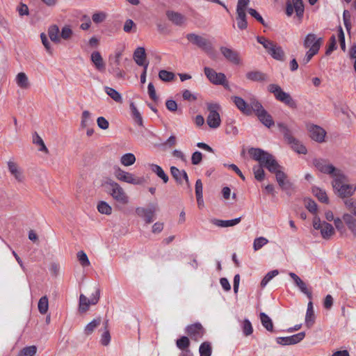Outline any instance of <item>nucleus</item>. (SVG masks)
I'll list each match as a JSON object with an SVG mask.
<instances>
[{
	"mask_svg": "<svg viewBox=\"0 0 356 356\" xmlns=\"http://www.w3.org/2000/svg\"><path fill=\"white\" fill-rule=\"evenodd\" d=\"M231 99L243 115L250 116L254 113L259 120L266 127L270 128L274 125L272 116L255 97H250L248 102L238 96H232Z\"/></svg>",
	"mask_w": 356,
	"mask_h": 356,
	"instance_id": "f257e3e1",
	"label": "nucleus"
},
{
	"mask_svg": "<svg viewBox=\"0 0 356 356\" xmlns=\"http://www.w3.org/2000/svg\"><path fill=\"white\" fill-rule=\"evenodd\" d=\"M249 154L263 168H266L270 172H275L277 168H280L274 156L260 148H250Z\"/></svg>",
	"mask_w": 356,
	"mask_h": 356,
	"instance_id": "f03ea898",
	"label": "nucleus"
},
{
	"mask_svg": "<svg viewBox=\"0 0 356 356\" xmlns=\"http://www.w3.org/2000/svg\"><path fill=\"white\" fill-rule=\"evenodd\" d=\"M337 173L332 183V186L337 191L339 197L344 200L347 199L354 194L356 191V186L346 184L347 178L342 172H337Z\"/></svg>",
	"mask_w": 356,
	"mask_h": 356,
	"instance_id": "7ed1b4c3",
	"label": "nucleus"
},
{
	"mask_svg": "<svg viewBox=\"0 0 356 356\" xmlns=\"http://www.w3.org/2000/svg\"><path fill=\"white\" fill-rule=\"evenodd\" d=\"M277 127L283 134L284 140L291 146V148L298 154H307V148L301 143L294 138L291 131L284 123H278Z\"/></svg>",
	"mask_w": 356,
	"mask_h": 356,
	"instance_id": "20e7f679",
	"label": "nucleus"
},
{
	"mask_svg": "<svg viewBox=\"0 0 356 356\" xmlns=\"http://www.w3.org/2000/svg\"><path fill=\"white\" fill-rule=\"evenodd\" d=\"M106 192L118 202L122 204H127L129 202V197L124 189L117 182L109 179L104 184Z\"/></svg>",
	"mask_w": 356,
	"mask_h": 356,
	"instance_id": "39448f33",
	"label": "nucleus"
},
{
	"mask_svg": "<svg viewBox=\"0 0 356 356\" xmlns=\"http://www.w3.org/2000/svg\"><path fill=\"white\" fill-rule=\"evenodd\" d=\"M268 90L274 95L277 101L284 103L292 108L297 107L296 101L291 97L290 94L284 92L277 84L272 83L268 85Z\"/></svg>",
	"mask_w": 356,
	"mask_h": 356,
	"instance_id": "423d86ee",
	"label": "nucleus"
},
{
	"mask_svg": "<svg viewBox=\"0 0 356 356\" xmlns=\"http://www.w3.org/2000/svg\"><path fill=\"white\" fill-rule=\"evenodd\" d=\"M186 38L193 44L203 50L207 54H211L213 51V48L211 42L207 38L195 34L189 33L186 35Z\"/></svg>",
	"mask_w": 356,
	"mask_h": 356,
	"instance_id": "0eeeda50",
	"label": "nucleus"
},
{
	"mask_svg": "<svg viewBox=\"0 0 356 356\" xmlns=\"http://www.w3.org/2000/svg\"><path fill=\"white\" fill-rule=\"evenodd\" d=\"M220 106L218 104H207V110L209 113L207 118V123L211 129H217L221 124V119L218 110Z\"/></svg>",
	"mask_w": 356,
	"mask_h": 356,
	"instance_id": "6e6552de",
	"label": "nucleus"
},
{
	"mask_svg": "<svg viewBox=\"0 0 356 356\" xmlns=\"http://www.w3.org/2000/svg\"><path fill=\"white\" fill-rule=\"evenodd\" d=\"M313 164L321 172L330 175L333 178H335L337 172H341L323 159H314L313 160Z\"/></svg>",
	"mask_w": 356,
	"mask_h": 356,
	"instance_id": "1a4fd4ad",
	"label": "nucleus"
},
{
	"mask_svg": "<svg viewBox=\"0 0 356 356\" xmlns=\"http://www.w3.org/2000/svg\"><path fill=\"white\" fill-rule=\"evenodd\" d=\"M114 175L118 180L128 184L138 185L143 182L142 179L135 177L134 175L125 172L120 168H115Z\"/></svg>",
	"mask_w": 356,
	"mask_h": 356,
	"instance_id": "9d476101",
	"label": "nucleus"
},
{
	"mask_svg": "<svg viewBox=\"0 0 356 356\" xmlns=\"http://www.w3.org/2000/svg\"><path fill=\"white\" fill-rule=\"evenodd\" d=\"M296 11V15L300 19L303 17L304 5L302 0L287 1L286 7V14L291 16L293 11Z\"/></svg>",
	"mask_w": 356,
	"mask_h": 356,
	"instance_id": "9b49d317",
	"label": "nucleus"
},
{
	"mask_svg": "<svg viewBox=\"0 0 356 356\" xmlns=\"http://www.w3.org/2000/svg\"><path fill=\"white\" fill-rule=\"evenodd\" d=\"M204 71L206 76L212 83L215 85H224L226 82L225 74L221 72L218 73L209 67H205Z\"/></svg>",
	"mask_w": 356,
	"mask_h": 356,
	"instance_id": "f8f14e48",
	"label": "nucleus"
},
{
	"mask_svg": "<svg viewBox=\"0 0 356 356\" xmlns=\"http://www.w3.org/2000/svg\"><path fill=\"white\" fill-rule=\"evenodd\" d=\"M156 211V205L154 204H150L147 209L138 207L136 209L137 215L143 218L147 224L153 222Z\"/></svg>",
	"mask_w": 356,
	"mask_h": 356,
	"instance_id": "ddd939ff",
	"label": "nucleus"
},
{
	"mask_svg": "<svg viewBox=\"0 0 356 356\" xmlns=\"http://www.w3.org/2000/svg\"><path fill=\"white\" fill-rule=\"evenodd\" d=\"M100 291L97 289L95 294L92 295L90 300L83 294L80 295L79 297V309L80 312H86L88 311L90 305H95L97 303L99 299Z\"/></svg>",
	"mask_w": 356,
	"mask_h": 356,
	"instance_id": "4468645a",
	"label": "nucleus"
},
{
	"mask_svg": "<svg viewBox=\"0 0 356 356\" xmlns=\"http://www.w3.org/2000/svg\"><path fill=\"white\" fill-rule=\"evenodd\" d=\"M307 127L312 140L318 143L324 142L326 131L322 127L315 124H308Z\"/></svg>",
	"mask_w": 356,
	"mask_h": 356,
	"instance_id": "2eb2a0df",
	"label": "nucleus"
},
{
	"mask_svg": "<svg viewBox=\"0 0 356 356\" xmlns=\"http://www.w3.org/2000/svg\"><path fill=\"white\" fill-rule=\"evenodd\" d=\"M220 53L226 58V60L234 65H238L241 63L239 54L231 49L226 47H221L220 48Z\"/></svg>",
	"mask_w": 356,
	"mask_h": 356,
	"instance_id": "dca6fc26",
	"label": "nucleus"
},
{
	"mask_svg": "<svg viewBox=\"0 0 356 356\" xmlns=\"http://www.w3.org/2000/svg\"><path fill=\"white\" fill-rule=\"evenodd\" d=\"M186 333L192 339L197 341L203 336L204 330L200 323H196L187 326Z\"/></svg>",
	"mask_w": 356,
	"mask_h": 356,
	"instance_id": "f3484780",
	"label": "nucleus"
},
{
	"mask_svg": "<svg viewBox=\"0 0 356 356\" xmlns=\"http://www.w3.org/2000/svg\"><path fill=\"white\" fill-rule=\"evenodd\" d=\"M8 168L10 173L15 177L17 181L21 183L24 181L25 177L23 170L17 163L9 161L8 162Z\"/></svg>",
	"mask_w": 356,
	"mask_h": 356,
	"instance_id": "a211bd4d",
	"label": "nucleus"
},
{
	"mask_svg": "<svg viewBox=\"0 0 356 356\" xmlns=\"http://www.w3.org/2000/svg\"><path fill=\"white\" fill-rule=\"evenodd\" d=\"M272 173L275 175L277 184L282 189L286 190L291 187V183L287 179V176L282 170V167L281 165L280 168H277V169H276L275 172H273Z\"/></svg>",
	"mask_w": 356,
	"mask_h": 356,
	"instance_id": "6ab92c4d",
	"label": "nucleus"
},
{
	"mask_svg": "<svg viewBox=\"0 0 356 356\" xmlns=\"http://www.w3.org/2000/svg\"><path fill=\"white\" fill-rule=\"evenodd\" d=\"M245 76L248 80L260 83H264L269 81L268 76L260 71L248 72L245 74Z\"/></svg>",
	"mask_w": 356,
	"mask_h": 356,
	"instance_id": "aec40b11",
	"label": "nucleus"
},
{
	"mask_svg": "<svg viewBox=\"0 0 356 356\" xmlns=\"http://www.w3.org/2000/svg\"><path fill=\"white\" fill-rule=\"evenodd\" d=\"M134 59L139 66L148 65V63L146 62V53L144 47H139L136 48L134 53Z\"/></svg>",
	"mask_w": 356,
	"mask_h": 356,
	"instance_id": "412c9836",
	"label": "nucleus"
},
{
	"mask_svg": "<svg viewBox=\"0 0 356 356\" xmlns=\"http://www.w3.org/2000/svg\"><path fill=\"white\" fill-rule=\"evenodd\" d=\"M246 9L236 8V22L238 28L244 30L248 27Z\"/></svg>",
	"mask_w": 356,
	"mask_h": 356,
	"instance_id": "4be33fe9",
	"label": "nucleus"
},
{
	"mask_svg": "<svg viewBox=\"0 0 356 356\" xmlns=\"http://www.w3.org/2000/svg\"><path fill=\"white\" fill-rule=\"evenodd\" d=\"M343 220L352 235L356 238V218L350 214H343Z\"/></svg>",
	"mask_w": 356,
	"mask_h": 356,
	"instance_id": "5701e85b",
	"label": "nucleus"
},
{
	"mask_svg": "<svg viewBox=\"0 0 356 356\" xmlns=\"http://www.w3.org/2000/svg\"><path fill=\"white\" fill-rule=\"evenodd\" d=\"M323 238L329 240L335 234V231L332 225L325 221L323 222L322 227L318 229Z\"/></svg>",
	"mask_w": 356,
	"mask_h": 356,
	"instance_id": "b1692460",
	"label": "nucleus"
},
{
	"mask_svg": "<svg viewBox=\"0 0 356 356\" xmlns=\"http://www.w3.org/2000/svg\"><path fill=\"white\" fill-rule=\"evenodd\" d=\"M323 42L322 38H316V36L314 33H309L305 37L304 42H303V46L305 48H311L312 47H314L316 43L319 44V48L321 46Z\"/></svg>",
	"mask_w": 356,
	"mask_h": 356,
	"instance_id": "393cba45",
	"label": "nucleus"
},
{
	"mask_svg": "<svg viewBox=\"0 0 356 356\" xmlns=\"http://www.w3.org/2000/svg\"><path fill=\"white\" fill-rule=\"evenodd\" d=\"M241 220V218H236L232 220H218V219H213L212 220V223L218 227H232L237 224H238Z\"/></svg>",
	"mask_w": 356,
	"mask_h": 356,
	"instance_id": "a878e982",
	"label": "nucleus"
},
{
	"mask_svg": "<svg viewBox=\"0 0 356 356\" xmlns=\"http://www.w3.org/2000/svg\"><path fill=\"white\" fill-rule=\"evenodd\" d=\"M315 321V315L312 301H309L307 305V313L305 316V325L307 327H311Z\"/></svg>",
	"mask_w": 356,
	"mask_h": 356,
	"instance_id": "bb28decb",
	"label": "nucleus"
},
{
	"mask_svg": "<svg viewBox=\"0 0 356 356\" xmlns=\"http://www.w3.org/2000/svg\"><path fill=\"white\" fill-rule=\"evenodd\" d=\"M343 203L348 213L344 214H350L356 218V200L354 198H347L343 200Z\"/></svg>",
	"mask_w": 356,
	"mask_h": 356,
	"instance_id": "cd10ccee",
	"label": "nucleus"
},
{
	"mask_svg": "<svg viewBox=\"0 0 356 356\" xmlns=\"http://www.w3.org/2000/svg\"><path fill=\"white\" fill-rule=\"evenodd\" d=\"M17 85L22 89H27L30 86L29 79L24 72H19L15 78Z\"/></svg>",
	"mask_w": 356,
	"mask_h": 356,
	"instance_id": "c85d7f7f",
	"label": "nucleus"
},
{
	"mask_svg": "<svg viewBox=\"0 0 356 356\" xmlns=\"http://www.w3.org/2000/svg\"><path fill=\"white\" fill-rule=\"evenodd\" d=\"M130 110L131 112V115L136 124H138L140 127H143V120L140 111L138 110L134 102L130 104Z\"/></svg>",
	"mask_w": 356,
	"mask_h": 356,
	"instance_id": "c756f323",
	"label": "nucleus"
},
{
	"mask_svg": "<svg viewBox=\"0 0 356 356\" xmlns=\"http://www.w3.org/2000/svg\"><path fill=\"white\" fill-rule=\"evenodd\" d=\"M60 31L57 25H51L48 29V35L51 40L55 43L60 42Z\"/></svg>",
	"mask_w": 356,
	"mask_h": 356,
	"instance_id": "7c9ffc66",
	"label": "nucleus"
},
{
	"mask_svg": "<svg viewBox=\"0 0 356 356\" xmlns=\"http://www.w3.org/2000/svg\"><path fill=\"white\" fill-rule=\"evenodd\" d=\"M167 16L176 25H181L185 22L184 16L179 13L168 11L167 12Z\"/></svg>",
	"mask_w": 356,
	"mask_h": 356,
	"instance_id": "2f4dec72",
	"label": "nucleus"
},
{
	"mask_svg": "<svg viewBox=\"0 0 356 356\" xmlns=\"http://www.w3.org/2000/svg\"><path fill=\"white\" fill-rule=\"evenodd\" d=\"M269 54L275 60L281 61L284 60V51L280 46H277L276 44L273 46Z\"/></svg>",
	"mask_w": 356,
	"mask_h": 356,
	"instance_id": "473e14b6",
	"label": "nucleus"
},
{
	"mask_svg": "<svg viewBox=\"0 0 356 356\" xmlns=\"http://www.w3.org/2000/svg\"><path fill=\"white\" fill-rule=\"evenodd\" d=\"M312 191L313 195L316 197L320 202L326 204L328 203L329 199L325 191L318 187H313Z\"/></svg>",
	"mask_w": 356,
	"mask_h": 356,
	"instance_id": "72a5a7b5",
	"label": "nucleus"
},
{
	"mask_svg": "<svg viewBox=\"0 0 356 356\" xmlns=\"http://www.w3.org/2000/svg\"><path fill=\"white\" fill-rule=\"evenodd\" d=\"M150 168L152 171L156 174V175L161 178L164 183H167L168 181V176L165 173L161 166L156 164H151Z\"/></svg>",
	"mask_w": 356,
	"mask_h": 356,
	"instance_id": "f704fd0d",
	"label": "nucleus"
},
{
	"mask_svg": "<svg viewBox=\"0 0 356 356\" xmlns=\"http://www.w3.org/2000/svg\"><path fill=\"white\" fill-rule=\"evenodd\" d=\"M101 318H97L93 319L91 322L86 325L84 329V333L88 336L90 335L100 325Z\"/></svg>",
	"mask_w": 356,
	"mask_h": 356,
	"instance_id": "c9c22d12",
	"label": "nucleus"
},
{
	"mask_svg": "<svg viewBox=\"0 0 356 356\" xmlns=\"http://www.w3.org/2000/svg\"><path fill=\"white\" fill-rule=\"evenodd\" d=\"M91 60L98 70L104 69V63L99 52L94 51L91 54Z\"/></svg>",
	"mask_w": 356,
	"mask_h": 356,
	"instance_id": "e433bc0d",
	"label": "nucleus"
},
{
	"mask_svg": "<svg viewBox=\"0 0 356 356\" xmlns=\"http://www.w3.org/2000/svg\"><path fill=\"white\" fill-rule=\"evenodd\" d=\"M260 319L262 325L270 332L273 330V323L270 318L264 312L260 313Z\"/></svg>",
	"mask_w": 356,
	"mask_h": 356,
	"instance_id": "4c0bfd02",
	"label": "nucleus"
},
{
	"mask_svg": "<svg viewBox=\"0 0 356 356\" xmlns=\"http://www.w3.org/2000/svg\"><path fill=\"white\" fill-rule=\"evenodd\" d=\"M257 40L259 44L263 45L268 54L273 48V46L275 44L273 41L266 38L264 36H257Z\"/></svg>",
	"mask_w": 356,
	"mask_h": 356,
	"instance_id": "58836bf2",
	"label": "nucleus"
},
{
	"mask_svg": "<svg viewBox=\"0 0 356 356\" xmlns=\"http://www.w3.org/2000/svg\"><path fill=\"white\" fill-rule=\"evenodd\" d=\"M104 90L106 93L112 98L116 102H122V96L114 88L106 86L104 87Z\"/></svg>",
	"mask_w": 356,
	"mask_h": 356,
	"instance_id": "ea45409f",
	"label": "nucleus"
},
{
	"mask_svg": "<svg viewBox=\"0 0 356 356\" xmlns=\"http://www.w3.org/2000/svg\"><path fill=\"white\" fill-rule=\"evenodd\" d=\"M121 163L124 166H129L136 162V156L132 153H127L121 156Z\"/></svg>",
	"mask_w": 356,
	"mask_h": 356,
	"instance_id": "a19ab883",
	"label": "nucleus"
},
{
	"mask_svg": "<svg viewBox=\"0 0 356 356\" xmlns=\"http://www.w3.org/2000/svg\"><path fill=\"white\" fill-rule=\"evenodd\" d=\"M38 308L40 314H45L49 309L48 298L44 296L40 298L38 301Z\"/></svg>",
	"mask_w": 356,
	"mask_h": 356,
	"instance_id": "79ce46f5",
	"label": "nucleus"
},
{
	"mask_svg": "<svg viewBox=\"0 0 356 356\" xmlns=\"http://www.w3.org/2000/svg\"><path fill=\"white\" fill-rule=\"evenodd\" d=\"M319 51V44L316 43L314 47H312L306 53L305 56L304 57L302 62L305 64H307L310 61L312 58L316 55Z\"/></svg>",
	"mask_w": 356,
	"mask_h": 356,
	"instance_id": "37998d69",
	"label": "nucleus"
},
{
	"mask_svg": "<svg viewBox=\"0 0 356 356\" xmlns=\"http://www.w3.org/2000/svg\"><path fill=\"white\" fill-rule=\"evenodd\" d=\"M97 210L99 213L105 215H110L112 213L111 207L104 201H100L97 204Z\"/></svg>",
	"mask_w": 356,
	"mask_h": 356,
	"instance_id": "c03bdc74",
	"label": "nucleus"
},
{
	"mask_svg": "<svg viewBox=\"0 0 356 356\" xmlns=\"http://www.w3.org/2000/svg\"><path fill=\"white\" fill-rule=\"evenodd\" d=\"M37 353L35 346H26L22 348L18 353V356H35Z\"/></svg>",
	"mask_w": 356,
	"mask_h": 356,
	"instance_id": "a18cd8bd",
	"label": "nucleus"
},
{
	"mask_svg": "<svg viewBox=\"0 0 356 356\" xmlns=\"http://www.w3.org/2000/svg\"><path fill=\"white\" fill-rule=\"evenodd\" d=\"M334 224L337 230L340 233L341 236L346 234V229L343 217L341 218H337L334 220Z\"/></svg>",
	"mask_w": 356,
	"mask_h": 356,
	"instance_id": "49530a36",
	"label": "nucleus"
},
{
	"mask_svg": "<svg viewBox=\"0 0 356 356\" xmlns=\"http://www.w3.org/2000/svg\"><path fill=\"white\" fill-rule=\"evenodd\" d=\"M92 123L91 113L88 111H84L81 115V127L82 128H86Z\"/></svg>",
	"mask_w": 356,
	"mask_h": 356,
	"instance_id": "de8ad7c7",
	"label": "nucleus"
},
{
	"mask_svg": "<svg viewBox=\"0 0 356 356\" xmlns=\"http://www.w3.org/2000/svg\"><path fill=\"white\" fill-rule=\"evenodd\" d=\"M33 143L37 145L40 146L39 150L48 153V149L47 148L42 138L35 132L33 136Z\"/></svg>",
	"mask_w": 356,
	"mask_h": 356,
	"instance_id": "09e8293b",
	"label": "nucleus"
},
{
	"mask_svg": "<svg viewBox=\"0 0 356 356\" xmlns=\"http://www.w3.org/2000/svg\"><path fill=\"white\" fill-rule=\"evenodd\" d=\"M159 77L163 81H171L175 79V74L165 70H160L159 72Z\"/></svg>",
	"mask_w": 356,
	"mask_h": 356,
	"instance_id": "8fccbe9b",
	"label": "nucleus"
},
{
	"mask_svg": "<svg viewBox=\"0 0 356 356\" xmlns=\"http://www.w3.org/2000/svg\"><path fill=\"white\" fill-rule=\"evenodd\" d=\"M200 356H211V347L209 342L202 343L199 348Z\"/></svg>",
	"mask_w": 356,
	"mask_h": 356,
	"instance_id": "3c124183",
	"label": "nucleus"
},
{
	"mask_svg": "<svg viewBox=\"0 0 356 356\" xmlns=\"http://www.w3.org/2000/svg\"><path fill=\"white\" fill-rule=\"evenodd\" d=\"M77 258L80 264L83 267H88L90 265L88 257L83 251L81 250L77 252Z\"/></svg>",
	"mask_w": 356,
	"mask_h": 356,
	"instance_id": "603ef678",
	"label": "nucleus"
},
{
	"mask_svg": "<svg viewBox=\"0 0 356 356\" xmlns=\"http://www.w3.org/2000/svg\"><path fill=\"white\" fill-rule=\"evenodd\" d=\"M254 177L257 181H262L265 177V172L263 168L259 164L258 165H255L252 168Z\"/></svg>",
	"mask_w": 356,
	"mask_h": 356,
	"instance_id": "864d4df0",
	"label": "nucleus"
},
{
	"mask_svg": "<svg viewBox=\"0 0 356 356\" xmlns=\"http://www.w3.org/2000/svg\"><path fill=\"white\" fill-rule=\"evenodd\" d=\"M305 206L307 209L313 214H315L317 211L316 203L310 198H306L304 200Z\"/></svg>",
	"mask_w": 356,
	"mask_h": 356,
	"instance_id": "5fc2aeb1",
	"label": "nucleus"
},
{
	"mask_svg": "<svg viewBox=\"0 0 356 356\" xmlns=\"http://www.w3.org/2000/svg\"><path fill=\"white\" fill-rule=\"evenodd\" d=\"M268 243V239L263 236L256 238L253 242L254 250V251L259 250V249H261L264 245H265Z\"/></svg>",
	"mask_w": 356,
	"mask_h": 356,
	"instance_id": "6e6d98bb",
	"label": "nucleus"
},
{
	"mask_svg": "<svg viewBox=\"0 0 356 356\" xmlns=\"http://www.w3.org/2000/svg\"><path fill=\"white\" fill-rule=\"evenodd\" d=\"M279 271L277 270H273L268 272L261 282V286L264 287L274 277L277 275Z\"/></svg>",
	"mask_w": 356,
	"mask_h": 356,
	"instance_id": "4d7b16f0",
	"label": "nucleus"
},
{
	"mask_svg": "<svg viewBox=\"0 0 356 356\" xmlns=\"http://www.w3.org/2000/svg\"><path fill=\"white\" fill-rule=\"evenodd\" d=\"M123 31L126 33H135L136 31V25L132 19H128L125 21Z\"/></svg>",
	"mask_w": 356,
	"mask_h": 356,
	"instance_id": "13d9d810",
	"label": "nucleus"
},
{
	"mask_svg": "<svg viewBox=\"0 0 356 356\" xmlns=\"http://www.w3.org/2000/svg\"><path fill=\"white\" fill-rule=\"evenodd\" d=\"M170 173L177 184H182L181 170H179L177 167L172 166V167H170Z\"/></svg>",
	"mask_w": 356,
	"mask_h": 356,
	"instance_id": "bf43d9fd",
	"label": "nucleus"
},
{
	"mask_svg": "<svg viewBox=\"0 0 356 356\" xmlns=\"http://www.w3.org/2000/svg\"><path fill=\"white\" fill-rule=\"evenodd\" d=\"M248 12L257 22L261 23L263 26H267V24H266L261 15L255 9L250 8L248 9Z\"/></svg>",
	"mask_w": 356,
	"mask_h": 356,
	"instance_id": "052dcab7",
	"label": "nucleus"
},
{
	"mask_svg": "<svg viewBox=\"0 0 356 356\" xmlns=\"http://www.w3.org/2000/svg\"><path fill=\"white\" fill-rule=\"evenodd\" d=\"M305 337V332H300L298 334H293L292 336L289 337L290 341V345L296 344L300 342Z\"/></svg>",
	"mask_w": 356,
	"mask_h": 356,
	"instance_id": "680f3d73",
	"label": "nucleus"
},
{
	"mask_svg": "<svg viewBox=\"0 0 356 356\" xmlns=\"http://www.w3.org/2000/svg\"><path fill=\"white\" fill-rule=\"evenodd\" d=\"M176 344L179 349L184 350L190 346V341L187 337H181L177 340Z\"/></svg>",
	"mask_w": 356,
	"mask_h": 356,
	"instance_id": "e2e57ef3",
	"label": "nucleus"
},
{
	"mask_svg": "<svg viewBox=\"0 0 356 356\" xmlns=\"http://www.w3.org/2000/svg\"><path fill=\"white\" fill-rule=\"evenodd\" d=\"M202 182L201 179H197L195 182V195L197 198V202L202 201Z\"/></svg>",
	"mask_w": 356,
	"mask_h": 356,
	"instance_id": "0e129e2a",
	"label": "nucleus"
},
{
	"mask_svg": "<svg viewBox=\"0 0 356 356\" xmlns=\"http://www.w3.org/2000/svg\"><path fill=\"white\" fill-rule=\"evenodd\" d=\"M106 13L104 12L95 13L92 16V19L95 24L103 22L106 18Z\"/></svg>",
	"mask_w": 356,
	"mask_h": 356,
	"instance_id": "69168bd1",
	"label": "nucleus"
},
{
	"mask_svg": "<svg viewBox=\"0 0 356 356\" xmlns=\"http://www.w3.org/2000/svg\"><path fill=\"white\" fill-rule=\"evenodd\" d=\"M253 332V328L250 321L245 319L243 323V332L245 336L250 335Z\"/></svg>",
	"mask_w": 356,
	"mask_h": 356,
	"instance_id": "338daca9",
	"label": "nucleus"
},
{
	"mask_svg": "<svg viewBox=\"0 0 356 356\" xmlns=\"http://www.w3.org/2000/svg\"><path fill=\"white\" fill-rule=\"evenodd\" d=\"M73 32L69 26H65L60 33V38L64 40H70L72 36Z\"/></svg>",
	"mask_w": 356,
	"mask_h": 356,
	"instance_id": "774afa93",
	"label": "nucleus"
}]
</instances>
